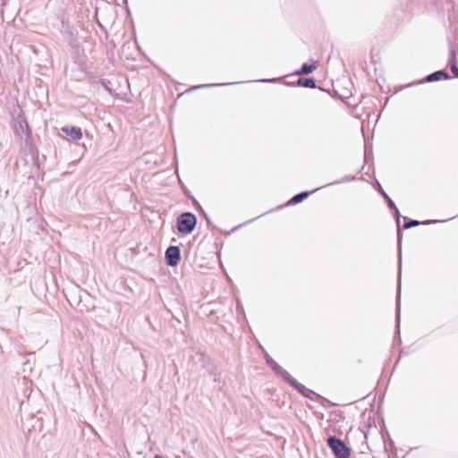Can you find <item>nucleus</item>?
Wrapping results in <instances>:
<instances>
[{
    "label": "nucleus",
    "mask_w": 458,
    "mask_h": 458,
    "mask_svg": "<svg viewBox=\"0 0 458 458\" xmlns=\"http://www.w3.org/2000/svg\"><path fill=\"white\" fill-rule=\"evenodd\" d=\"M197 225V217L191 212H183L177 218V230L183 234L193 232Z\"/></svg>",
    "instance_id": "obj_1"
},
{
    "label": "nucleus",
    "mask_w": 458,
    "mask_h": 458,
    "mask_svg": "<svg viewBox=\"0 0 458 458\" xmlns=\"http://www.w3.org/2000/svg\"><path fill=\"white\" fill-rule=\"evenodd\" d=\"M327 443L335 454V458L350 457V449L340 438L336 437L335 436H331L327 438Z\"/></svg>",
    "instance_id": "obj_2"
},
{
    "label": "nucleus",
    "mask_w": 458,
    "mask_h": 458,
    "mask_svg": "<svg viewBox=\"0 0 458 458\" xmlns=\"http://www.w3.org/2000/svg\"><path fill=\"white\" fill-rule=\"evenodd\" d=\"M165 260L167 265L175 267L181 260V250L178 246H169L165 250Z\"/></svg>",
    "instance_id": "obj_3"
},
{
    "label": "nucleus",
    "mask_w": 458,
    "mask_h": 458,
    "mask_svg": "<svg viewBox=\"0 0 458 458\" xmlns=\"http://www.w3.org/2000/svg\"><path fill=\"white\" fill-rule=\"evenodd\" d=\"M267 362L269 364L271 369L279 376H281L286 382L289 381L293 377L284 369L279 364H277L273 359L270 357L267 358Z\"/></svg>",
    "instance_id": "obj_4"
},
{
    "label": "nucleus",
    "mask_w": 458,
    "mask_h": 458,
    "mask_svg": "<svg viewBox=\"0 0 458 458\" xmlns=\"http://www.w3.org/2000/svg\"><path fill=\"white\" fill-rule=\"evenodd\" d=\"M389 208L392 210L393 216H394L395 222L398 226L397 238H398V245H399V251H400L399 258L401 259V241H402V236H403V233L401 231V225H400L401 214H400L399 209L397 208L395 204H394V208ZM399 269H401V262L399 263Z\"/></svg>",
    "instance_id": "obj_5"
},
{
    "label": "nucleus",
    "mask_w": 458,
    "mask_h": 458,
    "mask_svg": "<svg viewBox=\"0 0 458 458\" xmlns=\"http://www.w3.org/2000/svg\"><path fill=\"white\" fill-rule=\"evenodd\" d=\"M287 383L305 397L311 398L310 394H315L312 390L306 388L293 377L289 379Z\"/></svg>",
    "instance_id": "obj_6"
},
{
    "label": "nucleus",
    "mask_w": 458,
    "mask_h": 458,
    "mask_svg": "<svg viewBox=\"0 0 458 458\" xmlns=\"http://www.w3.org/2000/svg\"><path fill=\"white\" fill-rule=\"evenodd\" d=\"M62 131L69 137L72 140H78L82 137L81 130L80 127H63Z\"/></svg>",
    "instance_id": "obj_7"
},
{
    "label": "nucleus",
    "mask_w": 458,
    "mask_h": 458,
    "mask_svg": "<svg viewBox=\"0 0 458 458\" xmlns=\"http://www.w3.org/2000/svg\"><path fill=\"white\" fill-rule=\"evenodd\" d=\"M451 76L449 75V73L444 70H438V71H436L430 74H428L425 81L427 82H435V81H438L440 80H448L450 79Z\"/></svg>",
    "instance_id": "obj_8"
},
{
    "label": "nucleus",
    "mask_w": 458,
    "mask_h": 458,
    "mask_svg": "<svg viewBox=\"0 0 458 458\" xmlns=\"http://www.w3.org/2000/svg\"><path fill=\"white\" fill-rule=\"evenodd\" d=\"M374 189H377L378 192L384 197L386 199L388 208H394V202L392 200V199L386 194V192L383 190L382 186L378 182L377 180L374 177Z\"/></svg>",
    "instance_id": "obj_9"
},
{
    "label": "nucleus",
    "mask_w": 458,
    "mask_h": 458,
    "mask_svg": "<svg viewBox=\"0 0 458 458\" xmlns=\"http://www.w3.org/2000/svg\"><path fill=\"white\" fill-rule=\"evenodd\" d=\"M316 190H314L315 191ZM313 192V191H312ZM311 193V191H301L296 195H294L291 200L289 201L290 204H293V205H295V204H298V203H301V201H303L305 199H307L309 197V195Z\"/></svg>",
    "instance_id": "obj_10"
},
{
    "label": "nucleus",
    "mask_w": 458,
    "mask_h": 458,
    "mask_svg": "<svg viewBox=\"0 0 458 458\" xmlns=\"http://www.w3.org/2000/svg\"><path fill=\"white\" fill-rule=\"evenodd\" d=\"M316 68H317V64L315 62H313L312 64L304 63L301 65L300 71L297 72V73L307 75V74L311 73Z\"/></svg>",
    "instance_id": "obj_11"
},
{
    "label": "nucleus",
    "mask_w": 458,
    "mask_h": 458,
    "mask_svg": "<svg viewBox=\"0 0 458 458\" xmlns=\"http://www.w3.org/2000/svg\"><path fill=\"white\" fill-rule=\"evenodd\" d=\"M298 85L309 89L316 88V81L312 78H300L298 80Z\"/></svg>",
    "instance_id": "obj_12"
},
{
    "label": "nucleus",
    "mask_w": 458,
    "mask_h": 458,
    "mask_svg": "<svg viewBox=\"0 0 458 458\" xmlns=\"http://www.w3.org/2000/svg\"><path fill=\"white\" fill-rule=\"evenodd\" d=\"M436 222H439V221L438 220H436V221H425V222L421 223L419 220L411 219L409 222L404 223V225H403V229H410V228L415 227V226H417V225H419L420 224H430V223H436Z\"/></svg>",
    "instance_id": "obj_13"
},
{
    "label": "nucleus",
    "mask_w": 458,
    "mask_h": 458,
    "mask_svg": "<svg viewBox=\"0 0 458 458\" xmlns=\"http://www.w3.org/2000/svg\"><path fill=\"white\" fill-rule=\"evenodd\" d=\"M448 64H449L450 66H451V64H457L456 53H455V50H454V47L452 46V44H450V47H449Z\"/></svg>",
    "instance_id": "obj_14"
},
{
    "label": "nucleus",
    "mask_w": 458,
    "mask_h": 458,
    "mask_svg": "<svg viewBox=\"0 0 458 458\" xmlns=\"http://www.w3.org/2000/svg\"><path fill=\"white\" fill-rule=\"evenodd\" d=\"M19 126L21 130L27 135V137H30V131L29 129V125L25 120H20L19 121Z\"/></svg>",
    "instance_id": "obj_15"
},
{
    "label": "nucleus",
    "mask_w": 458,
    "mask_h": 458,
    "mask_svg": "<svg viewBox=\"0 0 458 458\" xmlns=\"http://www.w3.org/2000/svg\"><path fill=\"white\" fill-rule=\"evenodd\" d=\"M318 397L321 399V403L322 405H324L325 407H328V408H331V407H335L336 404L330 402L329 400H327V398L325 397H322L320 395H318Z\"/></svg>",
    "instance_id": "obj_16"
},
{
    "label": "nucleus",
    "mask_w": 458,
    "mask_h": 458,
    "mask_svg": "<svg viewBox=\"0 0 458 458\" xmlns=\"http://www.w3.org/2000/svg\"><path fill=\"white\" fill-rule=\"evenodd\" d=\"M396 320H397V324H399V321H400V293L397 296Z\"/></svg>",
    "instance_id": "obj_17"
},
{
    "label": "nucleus",
    "mask_w": 458,
    "mask_h": 458,
    "mask_svg": "<svg viewBox=\"0 0 458 458\" xmlns=\"http://www.w3.org/2000/svg\"><path fill=\"white\" fill-rule=\"evenodd\" d=\"M450 69H451V72H453V74L456 78H458V67H457V64H451Z\"/></svg>",
    "instance_id": "obj_18"
},
{
    "label": "nucleus",
    "mask_w": 458,
    "mask_h": 458,
    "mask_svg": "<svg viewBox=\"0 0 458 458\" xmlns=\"http://www.w3.org/2000/svg\"><path fill=\"white\" fill-rule=\"evenodd\" d=\"M224 85H225V83H215V84H208V85H199V86L194 87V89H200V88H205V87L224 86Z\"/></svg>",
    "instance_id": "obj_19"
},
{
    "label": "nucleus",
    "mask_w": 458,
    "mask_h": 458,
    "mask_svg": "<svg viewBox=\"0 0 458 458\" xmlns=\"http://www.w3.org/2000/svg\"><path fill=\"white\" fill-rule=\"evenodd\" d=\"M381 437H382V438H383V440H384V442H385V443H386V437H387L389 438V434H388L386 431H385V430L383 429V428H381Z\"/></svg>",
    "instance_id": "obj_20"
},
{
    "label": "nucleus",
    "mask_w": 458,
    "mask_h": 458,
    "mask_svg": "<svg viewBox=\"0 0 458 458\" xmlns=\"http://www.w3.org/2000/svg\"><path fill=\"white\" fill-rule=\"evenodd\" d=\"M369 147L366 146V149H365V159L366 160L369 158Z\"/></svg>",
    "instance_id": "obj_21"
},
{
    "label": "nucleus",
    "mask_w": 458,
    "mask_h": 458,
    "mask_svg": "<svg viewBox=\"0 0 458 458\" xmlns=\"http://www.w3.org/2000/svg\"><path fill=\"white\" fill-rule=\"evenodd\" d=\"M370 419H371V417H370V416H369V418H368V425H369V427H370V426H371V424H370Z\"/></svg>",
    "instance_id": "obj_22"
},
{
    "label": "nucleus",
    "mask_w": 458,
    "mask_h": 458,
    "mask_svg": "<svg viewBox=\"0 0 458 458\" xmlns=\"http://www.w3.org/2000/svg\"><path fill=\"white\" fill-rule=\"evenodd\" d=\"M154 458H164V457L159 454H157Z\"/></svg>",
    "instance_id": "obj_23"
},
{
    "label": "nucleus",
    "mask_w": 458,
    "mask_h": 458,
    "mask_svg": "<svg viewBox=\"0 0 458 458\" xmlns=\"http://www.w3.org/2000/svg\"><path fill=\"white\" fill-rule=\"evenodd\" d=\"M261 81L266 82V81H270L269 80H262Z\"/></svg>",
    "instance_id": "obj_24"
}]
</instances>
